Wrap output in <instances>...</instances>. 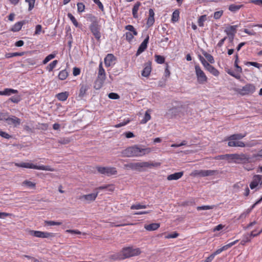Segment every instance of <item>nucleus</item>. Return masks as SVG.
<instances>
[{
  "label": "nucleus",
  "instance_id": "f257e3e1",
  "mask_svg": "<svg viewBox=\"0 0 262 262\" xmlns=\"http://www.w3.org/2000/svg\"><path fill=\"white\" fill-rule=\"evenodd\" d=\"M149 148H141L139 145L129 146L121 151L124 157H142L150 152Z\"/></svg>",
  "mask_w": 262,
  "mask_h": 262
},
{
  "label": "nucleus",
  "instance_id": "f03ea898",
  "mask_svg": "<svg viewBox=\"0 0 262 262\" xmlns=\"http://www.w3.org/2000/svg\"><path fill=\"white\" fill-rule=\"evenodd\" d=\"M160 162H143L138 163H129L124 165V168L127 170H138L142 171L144 168L158 167L161 165Z\"/></svg>",
  "mask_w": 262,
  "mask_h": 262
},
{
  "label": "nucleus",
  "instance_id": "7ed1b4c3",
  "mask_svg": "<svg viewBox=\"0 0 262 262\" xmlns=\"http://www.w3.org/2000/svg\"><path fill=\"white\" fill-rule=\"evenodd\" d=\"M16 166L19 167H23L26 168H30V169H34L38 170H47L50 171H54V169L52 168L50 166H46V165H39L37 166L32 163H26V162H21L19 163H15V164Z\"/></svg>",
  "mask_w": 262,
  "mask_h": 262
},
{
  "label": "nucleus",
  "instance_id": "20e7f679",
  "mask_svg": "<svg viewBox=\"0 0 262 262\" xmlns=\"http://www.w3.org/2000/svg\"><path fill=\"white\" fill-rule=\"evenodd\" d=\"M230 159L234 161V162L237 164H245L250 162L251 158L247 154H230Z\"/></svg>",
  "mask_w": 262,
  "mask_h": 262
},
{
  "label": "nucleus",
  "instance_id": "39448f33",
  "mask_svg": "<svg viewBox=\"0 0 262 262\" xmlns=\"http://www.w3.org/2000/svg\"><path fill=\"white\" fill-rule=\"evenodd\" d=\"M121 253L123 259H124L139 255L141 253V251L139 248L134 249L132 247H126L122 249Z\"/></svg>",
  "mask_w": 262,
  "mask_h": 262
},
{
  "label": "nucleus",
  "instance_id": "423d86ee",
  "mask_svg": "<svg viewBox=\"0 0 262 262\" xmlns=\"http://www.w3.org/2000/svg\"><path fill=\"white\" fill-rule=\"evenodd\" d=\"M194 69L198 82L201 84L206 83L208 81V78L200 66L199 64L195 65Z\"/></svg>",
  "mask_w": 262,
  "mask_h": 262
},
{
  "label": "nucleus",
  "instance_id": "0eeeda50",
  "mask_svg": "<svg viewBox=\"0 0 262 262\" xmlns=\"http://www.w3.org/2000/svg\"><path fill=\"white\" fill-rule=\"evenodd\" d=\"M255 91V86L253 84L247 83L241 89H237L236 92L242 96L253 94Z\"/></svg>",
  "mask_w": 262,
  "mask_h": 262
},
{
  "label": "nucleus",
  "instance_id": "6e6552de",
  "mask_svg": "<svg viewBox=\"0 0 262 262\" xmlns=\"http://www.w3.org/2000/svg\"><path fill=\"white\" fill-rule=\"evenodd\" d=\"M30 233L33 236L43 238H51L54 237L56 236V234L54 233L43 232L40 231L31 230L30 231Z\"/></svg>",
  "mask_w": 262,
  "mask_h": 262
},
{
  "label": "nucleus",
  "instance_id": "1a4fd4ad",
  "mask_svg": "<svg viewBox=\"0 0 262 262\" xmlns=\"http://www.w3.org/2000/svg\"><path fill=\"white\" fill-rule=\"evenodd\" d=\"M101 25L99 24V23L94 25H90L89 26V29L91 33L98 41H100L101 37Z\"/></svg>",
  "mask_w": 262,
  "mask_h": 262
},
{
  "label": "nucleus",
  "instance_id": "9d476101",
  "mask_svg": "<svg viewBox=\"0 0 262 262\" xmlns=\"http://www.w3.org/2000/svg\"><path fill=\"white\" fill-rule=\"evenodd\" d=\"M6 123L9 125H13L14 127H17L21 123V120L15 116L8 115Z\"/></svg>",
  "mask_w": 262,
  "mask_h": 262
},
{
  "label": "nucleus",
  "instance_id": "9b49d317",
  "mask_svg": "<svg viewBox=\"0 0 262 262\" xmlns=\"http://www.w3.org/2000/svg\"><path fill=\"white\" fill-rule=\"evenodd\" d=\"M149 36L148 35H147L146 37L142 41L139 47L136 56H138L143 52H144L147 48V45L149 42Z\"/></svg>",
  "mask_w": 262,
  "mask_h": 262
},
{
  "label": "nucleus",
  "instance_id": "f8f14e48",
  "mask_svg": "<svg viewBox=\"0 0 262 262\" xmlns=\"http://www.w3.org/2000/svg\"><path fill=\"white\" fill-rule=\"evenodd\" d=\"M218 172L217 170H200L199 171H196L195 174L198 175L200 177H207V176H212L216 174H217Z\"/></svg>",
  "mask_w": 262,
  "mask_h": 262
},
{
  "label": "nucleus",
  "instance_id": "ddd939ff",
  "mask_svg": "<svg viewBox=\"0 0 262 262\" xmlns=\"http://www.w3.org/2000/svg\"><path fill=\"white\" fill-rule=\"evenodd\" d=\"M238 240H236V241H234L233 242L230 243L228 244L227 245H226L224 246L222 248L216 250L215 252H214L213 253H212L210 255V256H213V258H214V256L216 255L219 254L220 253H221L222 251H223L224 250H226L228 249H229V248L231 247L232 246H233L235 244H236L238 242Z\"/></svg>",
  "mask_w": 262,
  "mask_h": 262
},
{
  "label": "nucleus",
  "instance_id": "4468645a",
  "mask_svg": "<svg viewBox=\"0 0 262 262\" xmlns=\"http://www.w3.org/2000/svg\"><path fill=\"white\" fill-rule=\"evenodd\" d=\"M151 71V62L149 61L144 63V68L142 71L141 75L143 77H147L149 76Z\"/></svg>",
  "mask_w": 262,
  "mask_h": 262
},
{
  "label": "nucleus",
  "instance_id": "2eb2a0df",
  "mask_svg": "<svg viewBox=\"0 0 262 262\" xmlns=\"http://www.w3.org/2000/svg\"><path fill=\"white\" fill-rule=\"evenodd\" d=\"M262 176L259 174H255L253 176V180L250 184V188L253 189L256 188L259 184L261 180Z\"/></svg>",
  "mask_w": 262,
  "mask_h": 262
},
{
  "label": "nucleus",
  "instance_id": "dca6fc26",
  "mask_svg": "<svg viewBox=\"0 0 262 262\" xmlns=\"http://www.w3.org/2000/svg\"><path fill=\"white\" fill-rule=\"evenodd\" d=\"M99 191H97L94 193H92L88 194H84L79 198V199H84L87 202H92L95 200L98 194Z\"/></svg>",
  "mask_w": 262,
  "mask_h": 262
},
{
  "label": "nucleus",
  "instance_id": "f3484780",
  "mask_svg": "<svg viewBox=\"0 0 262 262\" xmlns=\"http://www.w3.org/2000/svg\"><path fill=\"white\" fill-rule=\"evenodd\" d=\"M97 78L104 80L106 79V73L105 70L103 67V63L102 61H100L99 67H98V72Z\"/></svg>",
  "mask_w": 262,
  "mask_h": 262
},
{
  "label": "nucleus",
  "instance_id": "a211bd4d",
  "mask_svg": "<svg viewBox=\"0 0 262 262\" xmlns=\"http://www.w3.org/2000/svg\"><path fill=\"white\" fill-rule=\"evenodd\" d=\"M155 13L152 9H149V15L147 20L146 25L148 28L151 27L155 23Z\"/></svg>",
  "mask_w": 262,
  "mask_h": 262
},
{
  "label": "nucleus",
  "instance_id": "6ab92c4d",
  "mask_svg": "<svg viewBox=\"0 0 262 262\" xmlns=\"http://www.w3.org/2000/svg\"><path fill=\"white\" fill-rule=\"evenodd\" d=\"M90 89V85L86 83H81L78 96L82 98L86 95L87 91Z\"/></svg>",
  "mask_w": 262,
  "mask_h": 262
},
{
  "label": "nucleus",
  "instance_id": "aec40b11",
  "mask_svg": "<svg viewBox=\"0 0 262 262\" xmlns=\"http://www.w3.org/2000/svg\"><path fill=\"white\" fill-rule=\"evenodd\" d=\"M116 59V57L113 54H108L104 58V64L106 67L112 66L113 61Z\"/></svg>",
  "mask_w": 262,
  "mask_h": 262
},
{
  "label": "nucleus",
  "instance_id": "412c9836",
  "mask_svg": "<svg viewBox=\"0 0 262 262\" xmlns=\"http://www.w3.org/2000/svg\"><path fill=\"white\" fill-rule=\"evenodd\" d=\"M247 135V133L244 134H235L231 135L226 137L225 140H239L244 138Z\"/></svg>",
  "mask_w": 262,
  "mask_h": 262
},
{
  "label": "nucleus",
  "instance_id": "4be33fe9",
  "mask_svg": "<svg viewBox=\"0 0 262 262\" xmlns=\"http://www.w3.org/2000/svg\"><path fill=\"white\" fill-rule=\"evenodd\" d=\"M228 145L230 147H244L246 144L243 142L237 140H228Z\"/></svg>",
  "mask_w": 262,
  "mask_h": 262
},
{
  "label": "nucleus",
  "instance_id": "5701e85b",
  "mask_svg": "<svg viewBox=\"0 0 262 262\" xmlns=\"http://www.w3.org/2000/svg\"><path fill=\"white\" fill-rule=\"evenodd\" d=\"M183 171L175 172L174 173L168 175L167 177V179L168 181L177 180L180 179L183 176Z\"/></svg>",
  "mask_w": 262,
  "mask_h": 262
},
{
  "label": "nucleus",
  "instance_id": "b1692460",
  "mask_svg": "<svg viewBox=\"0 0 262 262\" xmlns=\"http://www.w3.org/2000/svg\"><path fill=\"white\" fill-rule=\"evenodd\" d=\"M18 92L16 90L10 88H6L4 91H0V95L10 96L13 94H17Z\"/></svg>",
  "mask_w": 262,
  "mask_h": 262
},
{
  "label": "nucleus",
  "instance_id": "393cba45",
  "mask_svg": "<svg viewBox=\"0 0 262 262\" xmlns=\"http://www.w3.org/2000/svg\"><path fill=\"white\" fill-rule=\"evenodd\" d=\"M101 190H107L109 191L112 192L114 190V186L112 184L105 185L103 186H99L94 189V191H97Z\"/></svg>",
  "mask_w": 262,
  "mask_h": 262
},
{
  "label": "nucleus",
  "instance_id": "a878e982",
  "mask_svg": "<svg viewBox=\"0 0 262 262\" xmlns=\"http://www.w3.org/2000/svg\"><path fill=\"white\" fill-rule=\"evenodd\" d=\"M69 95L68 92H61L56 94V98L59 101H64L67 99Z\"/></svg>",
  "mask_w": 262,
  "mask_h": 262
},
{
  "label": "nucleus",
  "instance_id": "bb28decb",
  "mask_svg": "<svg viewBox=\"0 0 262 262\" xmlns=\"http://www.w3.org/2000/svg\"><path fill=\"white\" fill-rule=\"evenodd\" d=\"M104 81V80L96 78L94 83V88L97 90H100L103 86Z\"/></svg>",
  "mask_w": 262,
  "mask_h": 262
},
{
  "label": "nucleus",
  "instance_id": "cd10ccee",
  "mask_svg": "<svg viewBox=\"0 0 262 262\" xmlns=\"http://www.w3.org/2000/svg\"><path fill=\"white\" fill-rule=\"evenodd\" d=\"M160 227V224L158 223H151L149 225H146L144 228L148 231H154Z\"/></svg>",
  "mask_w": 262,
  "mask_h": 262
},
{
  "label": "nucleus",
  "instance_id": "c85d7f7f",
  "mask_svg": "<svg viewBox=\"0 0 262 262\" xmlns=\"http://www.w3.org/2000/svg\"><path fill=\"white\" fill-rule=\"evenodd\" d=\"M141 6V3L139 2H137L134 6L132 9V13L134 18H137L138 17V11L139 10V7Z\"/></svg>",
  "mask_w": 262,
  "mask_h": 262
},
{
  "label": "nucleus",
  "instance_id": "c756f323",
  "mask_svg": "<svg viewBox=\"0 0 262 262\" xmlns=\"http://www.w3.org/2000/svg\"><path fill=\"white\" fill-rule=\"evenodd\" d=\"M180 18V11L179 9L175 10L172 14L171 21L174 23L179 21Z\"/></svg>",
  "mask_w": 262,
  "mask_h": 262
},
{
  "label": "nucleus",
  "instance_id": "7c9ffc66",
  "mask_svg": "<svg viewBox=\"0 0 262 262\" xmlns=\"http://www.w3.org/2000/svg\"><path fill=\"white\" fill-rule=\"evenodd\" d=\"M244 7L243 5H235L231 4L229 5L228 9L232 12L235 13L238 11L241 8Z\"/></svg>",
  "mask_w": 262,
  "mask_h": 262
},
{
  "label": "nucleus",
  "instance_id": "2f4dec72",
  "mask_svg": "<svg viewBox=\"0 0 262 262\" xmlns=\"http://www.w3.org/2000/svg\"><path fill=\"white\" fill-rule=\"evenodd\" d=\"M68 18L71 20L73 25L77 28H80L82 26L81 24H79L77 21L75 17L70 13H68Z\"/></svg>",
  "mask_w": 262,
  "mask_h": 262
},
{
  "label": "nucleus",
  "instance_id": "473e14b6",
  "mask_svg": "<svg viewBox=\"0 0 262 262\" xmlns=\"http://www.w3.org/2000/svg\"><path fill=\"white\" fill-rule=\"evenodd\" d=\"M207 71H208L210 74L213 75L214 76H218L220 74V72L218 71L217 69L215 68L212 65H210L207 69Z\"/></svg>",
  "mask_w": 262,
  "mask_h": 262
},
{
  "label": "nucleus",
  "instance_id": "72a5a7b5",
  "mask_svg": "<svg viewBox=\"0 0 262 262\" xmlns=\"http://www.w3.org/2000/svg\"><path fill=\"white\" fill-rule=\"evenodd\" d=\"M150 111L148 110L145 112L143 118L141 120L140 123L141 124L146 123L151 118L150 115Z\"/></svg>",
  "mask_w": 262,
  "mask_h": 262
},
{
  "label": "nucleus",
  "instance_id": "f704fd0d",
  "mask_svg": "<svg viewBox=\"0 0 262 262\" xmlns=\"http://www.w3.org/2000/svg\"><path fill=\"white\" fill-rule=\"evenodd\" d=\"M108 258L110 259L113 260H118L123 259L121 252L111 254L108 256Z\"/></svg>",
  "mask_w": 262,
  "mask_h": 262
},
{
  "label": "nucleus",
  "instance_id": "c9c22d12",
  "mask_svg": "<svg viewBox=\"0 0 262 262\" xmlns=\"http://www.w3.org/2000/svg\"><path fill=\"white\" fill-rule=\"evenodd\" d=\"M25 54L24 52H14V53H7L5 54V57L6 58H10L15 56H21Z\"/></svg>",
  "mask_w": 262,
  "mask_h": 262
},
{
  "label": "nucleus",
  "instance_id": "e433bc0d",
  "mask_svg": "<svg viewBox=\"0 0 262 262\" xmlns=\"http://www.w3.org/2000/svg\"><path fill=\"white\" fill-rule=\"evenodd\" d=\"M117 173V171L115 167H107L106 170H105V174L107 176L115 175Z\"/></svg>",
  "mask_w": 262,
  "mask_h": 262
},
{
  "label": "nucleus",
  "instance_id": "4c0bfd02",
  "mask_svg": "<svg viewBox=\"0 0 262 262\" xmlns=\"http://www.w3.org/2000/svg\"><path fill=\"white\" fill-rule=\"evenodd\" d=\"M135 225V224L127 223L126 220H123L122 222H120V223L119 224H116L115 223H113L112 227H119L125 226H127V225Z\"/></svg>",
  "mask_w": 262,
  "mask_h": 262
},
{
  "label": "nucleus",
  "instance_id": "58836bf2",
  "mask_svg": "<svg viewBox=\"0 0 262 262\" xmlns=\"http://www.w3.org/2000/svg\"><path fill=\"white\" fill-rule=\"evenodd\" d=\"M87 17L91 23L90 25H94L99 23L97 17L92 14H87Z\"/></svg>",
  "mask_w": 262,
  "mask_h": 262
},
{
  "label": "nucleus",
  "instance_id": "ea45409f",
  "mask_svg": "<svg viewBox=\"0 0 262 262\" xmlns=\"http://www.w3.org/2000/svg\"><path fill=\"white\" fill-rule=\"evenodd\" d=\"M202 53L210 63L212 64L214 63L215 61L212 55L205 51H203Z\"/></svg>",
  "mask_w": 262,
  "mask_h": 262
},
{
  "label": "nucleus",
  "instance_id": "a19ab883",
  "mask_svg": "<svg viewBox=\"0 0 262 262\" xmlns=\"http://www.w3.org/2000/svg\"><path fill=\"white\" fill-rule=\"evenodd\" d=\"M125 29L131 32L132 34H133V36H137L138 35V32L134 27L131 25H126L125 27Z\"/></svg>",
  "mask_w": 262,
  "mask_h": 262
},
{
  "label": "nucleus",
  "instance_id": "79ce46f5",
  "mask_svg": "<svg viewBox=\"0 0 262 262\" xmlns=\"http://www.w3.org/2000/svg\"><path fill=\"white\" fill-rule=\"evenodd\" d=\"M225 71L230 75L235 78L237 79H241V75L239 74H236L233 70L229 69H226Z\"/></svg>",
  "mask_w": 262,
  "mask_h": 262
},
{
  "label": "nucleus",
  "instance_id": "37998d69",
  "mask_svg": "<svg viewBox=\"0 0 262 262\" xmlns=\"http://www.w3.org/2000/svg\"><path fill=\"white\" fill-rule=\"evenodd\" d=\"M68 76V73L66 70L60 71L58 74V78L60 80H65Z\"/></svg>",
  "mask_w": 262,
  "mask_h": 262
},
{
  "label": "nucleus",
  "instance_id": "c03bdc74",
  "mask_svg": "<svg viewBox=\"0 0 262 262\" xmlns=\"http://www.w3.org/2000/svg\"><path fill=\"white\" fill-rule=\"evenodd\" d=\"M58 63V60H55L51 62L47 67L46 69L49 72H51L55 68Z\"/></svg>",
  "mask_w": 262,
  "mask_h": 262
},
{
  "label": "nucleus",
  "instance_id": "a18cd8bd",
  "mask_svg": "<svg viewBox=\"0 0 262 262\" xmlns=\"http://www.w3.org/2000/svg\"><path fill=\"white\" fill-rule=\"evenodd\" d=\"M21 28L22 27L20 24V23L17 22L12 27L10 30L13 32H16L20 31Z\"/></svg>",
  "mask_w": 262,
  "mask_h": 262
},
{
  "label": "nucleus",
  "instance_id": "49530a36",
  "mask_svg": "<svg viewBox=\"0 0 262 262\" xmlns=\"http://www.w3.org/2000/svg\"><path fill=\"white\" fill-rule=\"evenodd\" d=\"M155 58L156 61L159 64H163L165 62V58L163 56L155 55Z\"/></svg>",
  "mask_w": 262,
  "mask_h": 262
},
{
  "label": "nucleus",
  "instance_id": "de8ad7c7",
  "mask_svg": "<svg viewBox=\"0 0 262 262\" xmlns=\"http://www.w3.org/2000/svg\"><path fill=\"white\" fill-rule=\"evenodd\" d=\"M207 19V15H201L198 19V25L200 27H203L204 26V23L206 20Z\"/></svg>",
  "mask_w": 262,
  "mask_h": 262
},
{
  "label": "nucleus",
  "instance_id": "09e8293b",
  "mask_svg": "<svg viewBox=\"0 0 262 262\" xmlns=\"http://www.w3.org/2000/svg\"><path fill=\"white\" fill-rule=\"evenodd\" d=\"M21 100L19 95H15L9 98L8 101L15 103H18Z\"/></svg>",
  "mask_w": 262,
  "mask_h": 262
},
{
  "label": "nucleus",
  "instance_id": "8fccbe9b",
  "mask_svg": "<svg viewBox=\"0 0 262 262\" xmlns=\"http://www.w3.org/2000/svg\"><path fill=\"white\" fill-rule=\"evenodd\" d=\"M23 184L24 185L26 186L29 188H34L36 186V184L31 181H29L28 180H25L23 182Z\"/></svg>",
  "mask_w": 262,
  "mask_h": 262
},
{
  "label": "nucleus",
  "instance_id": "3c124183",
  "mask_svg": "<svg viewBox=\"0 0 262 262\" xmlns=\"http://www.w3.org/2000/svg\"><path fill=\"white\" fill-rule=\"evenodd\" d=\"M77 12L79 13H81L84 11L85 7L83 3H81V2L78 3L77 4Z\"/></svg>",
  "mask_w": 262,
  "mask_h": 262
},
{
  "label": "nucleus",
  "instance_id": "603ef678",
  "mask_svg": "<svg viewBox=\"0 0 262 262\" xmlns=\"http://www.w3.org/2000/svg\"><path fill=\"white\" fill-rule=\"evenodd\" d=\"M55 57V54H50L48 55L43 60L42 63L43 64H45L47 63L50 60H51V59L54 58Z\"/></svg>",
  "mask_w": 262,
  "mask_h": 262
},
{
  "label": "nucleus",
  "instance_id": "864d4df0",
  "mask_svg": "<svg viewBox=\"0 0 262 262\" xmlns=\"http://www.w3.org/2000/svg\"><path fill=\"white\" fill-rule=\"evenodd\" d=\"M251 240L249 234H245L244 235L243 238L241 242V244L242 245H245L246 243L250 242Z\"/></svg>",
  "mask_w": 262,
  "mask_h": 262
},
{
  "label": "nucleus",
  "instance_id": "5fc2aeb1",
  "mask_svg": "<svg viewBox=\"0 0 262 262\" xmlns=\"http://www.w3.org/2000/svg\"><path fill=\"white\" fill-rule=\"evenodd\" d=\"M25 2L28 3V11H31L34 7L35 0H25Z\"/></svg>",
  "mask_w": 262,
  "mask_h": 262
},
{
  "label": "nucleus",
  "instance_id": "6e6d98bb",
  "mask_svg": "<svg viewBox=\"0 0 262 262\" xmlns=\"http://www.w3.org/2000/svg\"><path fill=\"white\" fill-rule=\"evenodd\" d=\"M124 36L126 40L129 42H130L134 38L133 34L130 32H126Z\"/></svg>",
  "mask_w": 262,
  "mask_h": 262
},
{
  "label": "nucleus",
  "instance_id": "4d7b16f0",
  "mask_svg": "<svg viewBox=\"0 0 262 262\" xmlns=\"http://www.w3.org/2000/svg\"><path fill=\"white\" fill-rule=\"evenodd\" d=\"M147 207L146 205H142L140 204H134L132 205L130 207L131 209H144Z\"/></svg>",
  "mask_w": 262,
  "mask_h": 262
},
{
  "label": "nucleus",
  "instance_id": "13d9d810",
  "mask_svg": "<svg viewBox=\"0 0 262 262\" xmlns=\"http://www.w3.org/2000/svg\"><path fill=\"white\" fill-rule=\"evenodd\" d=\"M214 207V206H209V205H204V206H198L196 207V209L199 210H209V209H212Z\"/></svg>",
  "mask_w": 262,
  "mask_h": 262
},
{
  "label": "nucleus",
  "instance_id": "bf43d9fd",
  "mask_svg": "<svg viewBox=\"0 0 262 262\" xmlns=\"http://www.w3.org/2000/svg\"><path fill=\"white\" fill-rule=\"evenodd\" d=\"M225 32L228 36L230 42H232L233 41L235 34H234V33H231V32L229 30H225Z\"/></svg>",
  "mask_w": 262,
  "mask_h": 262
},
{
  "label": "nucleus",
  "instance_id": "052dcab7",
  "mask_svg": "<svg viewBox=\"0 0 262 262\" xmlns=\"http://www.w3.org/2000/svg\"><path fill=\"white\" fill-rule=\"evenodd\" d=\"M246 65H250V66H253V67H256V68H258V69H259L260 68L262 67V64L256 62H251V61H249V62H247L246 63Z\"/></svg>",
  "mask_w": 262,
  "mask_h": 262
},
{
  "label": "nucleus",
  "instance_id": "680f3d73",
  "mask_svg": "<svg viewBox=\"0 0 262 262\" xmlns=\"http://www.w3.org/2000/svg\"><path fill=\"white\" fill-rule=\"evenodd\" d=\"M8 115V113L0 112V121L6 122Z\"/></svg>",
  "mask_w": 262,
  "mask_h": 262
},
{
  "label": "nucleus",
  "instance_id": "e2e57ef3",
  "mask_svg": "<svg viewBox=\"0 0 262 262\" xmlns=\"http://www.w3.org/2000/svg\"><path fill=\"white\" fill-rule=\"evenodd\" d=\"M223 14V10L216 11L214 13L213 17L215 19H220L221 17V16H222Z\"/></svg>",
  "mask_w": 262,
  "mask_h": 262
},
{
  "label": "nucleus",
  "instance_id": "0e129e2a",
  "mask_svg": "<svg viewBox=\"0 0 262 262\" xmlns=\"http://www.w3.org/2000/svg\"><path fill=\"white\" fill-rule=\"evenodd\" d=\"M70 139L68 138H63L59 139L58 142L61 144H67L70 142Z\"/></svg>",
  "mask_w": 262,
  "mask_h": 262
},
{
  "label": "nucleus",
  "instance_id": "69168bd1",
  "mask_svg": "<svg viewBox=\"0 0 262 262\" xmlns=\"http://www.w3.org/2000/svg\"><path fill=\"white\" fill-rule=\"evenodd\" d=\"M93 1L95 4L97 5V6H98L100 10L102 12H103L104 11V7H103V5L102 4V3L99 0H93Z\"/></svg>",
  "mask_w": 262,
  "mask_h": 262
},
{
  "label": "nucleus",
  "instance_id": "338daca9",
  "mask_svg": "<svg viewBox=\"0 0 262 262\" xmlns=\"http://www.w3.org/2000/svg\"><path fill=\"white\" fill-rule=\"evenodd\" d=\"M165 65H166V67H165V71H164V76L166 78H168V77H169V76L170 75V72L169 69V66L167 63H166Z\"/></svg>",
  "mask_w": 262,
  "mask_h": 262
},
{
  "label": "nucleus",
  "instance_id": "774afa93",
  "mask_svg": "<svg viewBox=\"0 0 262 262\" xmlns=\"http://www.w3.org/2000/svg\"><path fill=\"white\" fill-rule=\"evenodd\" d=\"M0 136L4 138L7 139H9L12 138V136L11 135H10L9 134H8V133H7L5 132L2 130L1 129H0Z\"/></svg>",
  "mask_w": 262,
  "mask_h": 262
}]
</instances>
